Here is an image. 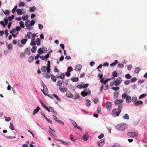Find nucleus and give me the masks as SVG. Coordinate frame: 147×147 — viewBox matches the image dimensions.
<instances>
[{"label": "nucleus", "instance_id": "obj_1", "mask_svg": "<svg viewBox=\"0 0 147 147\" xmlns=\"http://www.w3.org/2000/svg\"><path fill=\"white\" fill-rule=\"evenodd\" d=\"M122 108L123 106L121 105H119L117 109H114L112 111V115L115 116H119L120 113L121 112Z\"/></svg>", "mask_w": 147, "mask_h": 147}, {"label": "nucleus", "instance_id": "obj_2", "mask_svg": "<svg viewBox=\"0 0 147 147\" xmlns=\"http://www.w3.org/2000/svg\"><path fill=\"white\" fill-rule=\"evenodd\" d=\"M128 125L125 123H122L117 124L116 126V128L119 131H122L127 128Z\"/></svg>", "mask_w": 147, "mask_h": 147}, {"label": "nucleus", "instance_id": "obj_3", "mask_svg": "<svg viewBox=\"0 0 147 147\" xmlns=\"http://www.w3.org/2000/svg\"><path fill=\"white\" fill-rule=\"evenodd\" d=\"M122 98L123 99H126V101L127 103H129L131 100V97L128 95L126 93H124L122 95Z\"/></svg>", "mask_w": 147, "mask_h": 147}, {"label": "nucleus", "instance_id": "obj_4", "mask_svg": "<svg viewBox=\"0 0 147 147\" xmlns=\"http://www.w3.org/2000/svg\"><path fill=\"white\" fill-rule=\"evenodd\" d=\"M42 82V86L43 87V90L41 89V91L44 94H46V93L47 94L48 93V89L47 87L46 86L44 83L43 82Z\"/></svg>", "mask_w": 147, "mask_h": 147}, {"label": "nucleus", "instance_id": "obj_5", "mask_svg": "<svg viewBox=\"0 0 147 147\" xmlns=\"http://www.w3.org/2000/svg\"><path fill=\"white\" fill-rule=\"evenodd\" d=\"M127 135L131 137H136L138 136V134L136 132H129L127 133Z\"/></svg>", "mask_w": 147, "mask_h": 147}, {"label": "nucleus", "instance_id": "obj_6", "mask_svg": "<svg viewBox=\"0 0 147 147\" xmlns=\"http://www.w3.org/2000/svg\"><path fill=\"white\" fill-rule=\"evenodd\" d=\"M25 26L27 28V29L32 30V28L30 24V22L29 20H27L25 22Z\"/></svg>", "mask_w": 147, "mask_h": 147}, {"label": "nucleus", "instance_id": "obj_7", "mask_svg": "<svg viewBox=\"0 0 147 147\" xmlns=\"http://www.w3.org/2000/svg\"><path fill=\"white\" fill-rule=\"evenodd\" d=\"M121 78H117L115 81H114L115 85V86H119L121 83L120 80Z\"/></svg>", "mask_w": 147, "mask_h": 147}, {"label": "nucleus", "instance_id": "obj_8", "mask_svg": "<svg viewBox=\"0 0 147 147\" xmlns=\"http://www.w3.org/2000/svg\"><path fill=\"white\" fill-rule=\"evenodd\" d=\"M91 94L90 91H89L88 92H86L85 91H82L81 92V94L83 97H85L87 95H89Z\"/></svg>", "mask_w": 147, "mask_h": 147}, {"label": "nucleus", "instance_id": "obj_9", "mask_svg": "<svg viewBox=\"0 0 147 147\" xmlns=\"http://www.w3.org/2000/svg\"><path fill=\"white\" fill-rule=\"evenodd\" d=\"M55 140H57L58 141L61 142L62 144H64V145H70L71 144L69 142L64 141L63 140H60L59 139H56L55 138Z\"/></svg>", "mask_w": 147, "mask_h": 147}, {"label": "nucleus", "instance_id": "obj_10", "mask_svg": "<svg viewBox=\"0 0 147 147\" xmlns=\"http://www.w3.org/2000/svg\"><path fill=\"white\" fill-rule=\"evenodd\" d=\"M32 32H28L27 33V34L25 35V37L26 38H28V39H31V37H32Z\"/></svg>", "mask_w": 147, "mask_h": 147}, {"label": "nucleus", "instance_id": "obj_11", "mask_svg": "<svg viewBox=\"0 0 147 147\" xmlns=\"http://www.w3.org/2000/svg\"><path fill=\"white\" fill-rule=\"evenodd\" d=\"M105 144L104 140L103 139L98 143V145L99 147L102 146Z\"/></svg>", "mask_w": 147, "mask_h": 147}, {"label": "nucleus", "instance_id": "obj_12", "mask_svg": "<svg viewBox=\"0 0 147 147\" xmlns=\"http://www.w3.org/2000/svg\"><path fill=\"white\" fill-rule=\"evenodd\" d=\"M83 140L86 141L88 140V133H86L83 136Z\"/></svg>", "mask_w": 147, "mask_h": 147}, {"label": "nucleus", "instance_id": "obj_13", "mask_svg": "<svg viewBox=\"0 0 147 147\" xmlns=\"http://www.w3.org/2000/svg\"><path fill=\"white\" fill-rule=\"evenodd\" d=\"M59 89L61 92L63 93H64L67 91V89L63 86L59 87Z\"/></svg>", "mask_w": 147, "mask_h": 147}, {"label": "nucleus", "instance_id": "obj_14", "mask_svg": "<svg viewBox=\"0 0 147 147\" xmlns=\"http://www.w3.org/2000/svg\"><path fill=\"white\" fill-rule=\"evenodd\" d=\"M106 107L108 110H109L111 107V103L110 102H108L106 103Z\"/></svg>", "mask_w": 147, "mask_h": 147}, {"label": "nucleus", "instance_id": "obj_15", "mask_svg": "<svg viewBox=\"0 0 147 147\" xmlns=\"http://www.w3.org/2000/svg\"><path fill=\"white\" fill-rule=\"evenodd\" d=\"M123 100L122 99L117 100L115 101V104L116 105H118L123 102Z\"/></svg>", "mask_w": 147, "mask_h": 147}, {"label": "nucleus", "instance_id": "obj_16", "mask_svg": "<svg viewBox=\"0 0 147 147\" xmlns=\"http://www.w3.org/2000/svg\"><path fill=\"white\" fill-rule=\"evenodd\" d=\"M82 66L80 65H76V66L75 69L77 71H79L81 70V69Z\"/></svg>", "mask_w": 147, "mask_h": 147}, {"label": "nucleus", "instance_id": "obj_17", "mask_svg": "<svg viewBox=\"0 0 147 147\" xmlns=\"http://www.w3.org/2000/svg\"><path fill=\"white\" fill-rule=\"evenodd\" d=\"M40 109V108L39 106H38L36 109H34L33 113V115H34L36 113H38Z\"/></svg>", "mask_w": 147, "mask_h": 147}, {"label": "nucleus", "instance_id": "obj_18", "mask_svg": "<svg viewBox=\"0 0 147 147\" xmlns=\"http://www.w3.org/2000/svg\"><path fill=\"white\" fill-rule=\"evenodd\" d=\"M51 79L54 82H56L57 80L55 76L53 74H51Z\"/></svg>", "mask_w": 147, "mask_h": 147}, {"label": "nucleus", "instance_id": "obj_19", "mask_svg": "<svg viewBox=\"0 0 147 147\" xmlns=\"http://www.w3.org/2000/svg\"><path fill=\"white\" fill-rule=\"evenodd\" d=\"M66 96L69 98H72L73 97V94L69 92H67L66 94Z\"/></svg>", "mask_w": 147, "mask_h": 147}, {"label": "nucleus", "instance_id": "obj_20", "mask_svg": "<svg viewBox=\"0 0 147 147\" xmlns=\"http://www.w3.org/2000/svg\"><path fill=\"white\" fill-rule=\"evenodd\" d=\"M143 101L141 100H139L135 104V106H139L140 105H141L143 104Z\"/></svg>", "mask_w": 147, "mask_h": 147}, {"label": "nucleus", "instance_id": "obj_21", "mask_svg": "<svg viewBox=\"0 0 147 147\" xmlns=\"http://www.w3.org/2000/svg\"><path fill=\"white\" fill-rule=\"evenodd\" d=\"M41 40L39 38H37L36 40V43L37 44L38 46H39L40 45Z\"/></svg>", "mask_w": 147, "mask_h": 147}, {"label": "nucleus", "instance_id": "obj_22", "mask_svg": "<svg viewBox=\"0 0 147 147\" xmlns=\"http://www.w3.org/2000/svg\"><path fill=\"white\" fill-rule=\"evenodd\" d=\"M37 49L36 46H33L31 49V52L32 53H34L36 52Z\"/></svg>", "mask_w": 147, "mask_h": 147}, {"label": "nucleus", "instance_id": "obj_23", "mask_svg": "<svg viewBox=\"0 0 147 147\" xmlns=\"http://www.w3.org/2000/svg\"><path fill=\"white\" fill-rule=\"evenodd\" d=\"M49 107L51 111L53 113V114L55 115H57V113L55 111L53 107Z\"/></svg>", "mask_w": 147, "mask_h": 147}, {"label": "nucleus", "instance_id": "obj_24", "mask_svg": "<svg viewBox=\"0 0 147 147\" xmlns=\"http://www.w3.org/2000/svg\"><path fill=\"white\" fill-rule=\"evenodd\" d=\"M34 57L32 56H31L28 58V62L31 63L34 60Z\"/></svg>", "mask_w": 147, "mask_h": 147}, {"label": "nucleus", "instance_id": "obj_25", "mask_svg": "<svg viewBox=\"0 0 147 147\" xmlns=\"http://www.w3.org/2000/svg\"><path fill=\"white\" fill-rule=\"evenodd\" d=\"M37 9L36 7L34 6H32V7L30 8V11L31 12H34L35 10H36Z\"/></svg>", "mask_w": 147, "mask_h": 147}, {"label": "nucleus", "instance_id": "obj_26", "mask_svg": "<svg viewBox=\"0 0 147 147\" xmlns=\"http://www.w3.org/2000/svg\"><path fill=\"white\" fill-rule=\"evenodd\" d=\"M25 53L28 55L30 54V49L29 48H27L25 50Z\"/></svg>", "mask_w": 147, "mask_h": 147}, {"label": "nucleus", "instance_id": "obj_27", "mask_svg": "<svg viewBox=\"0 0 147 147\" xmlns=\"http://www.w3.org/2000/svg\"><path fill=\"white\" fill-rule=\"evenodd\" d=\"M74 126L76 128L79 129V130L81 131L82 129L79 126H78L77 124V123L74 121Z\"/></svg>", "mask_w": 147, "mask_h": 147}, {"label": "nucleus", "instance_id": "obj_28", "mask_svg": "<svg viewBox=\"0 0 147 147\" xmlns=\"http://www.w3.org/2000/svg\"><path fill=\"white\" fill-rule=\"evenodd\" d=\"M17 13L19 15H21L23 14V12L20 9H18L16 10Z\"/></svg>", "mask_w": 147, "mask_h": 147}, {"label": "nucleus", "instance_id": "obj_29", "mask_svg": "<svg viewBox=\"0 0 147 147\" xmlns=\"http://www.w3.org/2000/svg\"><path fill=\"white\" fill-rule=\"evenodd\" d=\"M35 39H31V41L30 43V45L31 46H34L36 44L35 41H34Z\"/></svg>", "mask_w": 147, "mask_h": 147}, {"label": "nucleus", "instance_id": "obj_30", "mask_svg": "<svg viewBox=\"0 0 147 147\" xmlns=\"http://www.w3.org/2000/svg\"><path fill=\"white\" fill-rule=\"evenodd\" d=\"M2 11L4 13V14L6 15H9L10 13L9 11L7 9L5 10L3 9Z\"/></svg>", "mask_w": 147, "mask_h": 147}, {"label": "nucleus", "instance_id": "obj_31", "mask_svg": "<svg viewBox=\"0 0 147 147\" xmlns=\"http://www.w3.org/2000/svg\"><path fill=\"white\" fill-rule=\"evenodd\" d=\"M117 63H118V61L117 60H115L114 62L110 64V65L111 67L114 66H115L116 64Z\"/></svg>", "mask_w": 147, "mask_h": 147}, {"label": "nucleus", "instance_id": "obj_32", "mask_svg": "<svg viewBox=\"0 0 147 147\" xmlns=\"http://www.w3.org/2000/svg\"><path fill=\"white\" fill-rule=\"evenodd\" d=\"M28 15L25 14L23 16L22 19L23 20H26L28 18Z\"/></svg>", "mask_w": 147, "mask_h": 147}, {"label": "nucleus", "instance_id": "obj_33", "mask_svg": "<svg viewBox=\"0 0 147 147\" xmlns=\"http://www.w3.org/2000/svg\"><path fill=\"white\" fill-rule=\"evenodd\" d=\"M141 70V69L139 67H136L134 70V72L136 74H138Z\"/></svg>", "mask_w": 147, "mask_h": 147}, {"label": "nucleus", "instance_id": "obj_34", "mask_svg": "<svg viewBox=\"0 0 147 147\" xmlns=\"http://www.w3.org/2000/svg\"><path fill=\"white\" fill-rule=\"evenodd\" d=\"M20 27L22 28H24L25 27V25L24 22L22 21H21L19 23Z\"/></svg>", "mask_w": 147, "mask_h": 147}, {"label": "nucleus", "instance_id": "obj_35", "mask_svg": "<svg viewBox=\"0 0 147 147\" xmlns=\"http://www.w3.org/2000/svg\"><path fill=\"white\" fill-rule=\"evenodd\" d=\"M41 70L42 72H45L47 71V67L45 66H43L42 67Z\"/></svg>", "mask_w": 147, "mask_h": 147}, {"label": "nucleus", "instance_id": "obj_36", "mask_svg": "<svg viewBox=\"0 0 147 147\" xmlns=\"http://www.w3.org/2000/svg\"><path fill=\"white\" fill-rule=\"evenodd\" d=\"M50 76H51L49 74L47 73H46L43 74V77H44L46 78H50Z\"/></svg>", "mask_w": 147, "mask_h": 147}, {"label": "nucleus", "instance_id": "obj_37", "mask_svg": "<svg viewBox=\"0 0 147 147\" xmlns=\"http://www.w3.org/2000/svg\"><path fill=\"white\" fill-rule=\"evenodd\" d=\"M123 118L124 119H128L129 118V115L127 113L125 114L123 117Z\"/></svg>", "mask_w": 147, "mask_h": 147}, {"label": "nucleus", "instance_id": "obj_38", "mask_svg": "<svg viewBox=\"0 0 147 147\" xmlns=\"http://www.w3.org/2000/svg\"><path fill=\"white\" fill-rule=\"evenodd\" d=\"M28 41V40L27 39H24L21 40V42L22 44L25 45L26 44V42Z\"/></svg>", "mask_w": 147, "mask_h": 147}, {"label": "nucleus", "instance_id": "obj_39", "mask_svg": "<svg viewBox=\"0 0 147 147\" xmlns=\"http://www.w3.org/2000/svg\"><path fill=\"white\" fill-rule=\"evenodd\" d=\"M17 44L18 45V46L19 47H23V45L22 44V43H21V42L20 41V40H19L17 42Z\"/></svg>", "mask_w": 147, "mask_h": 147}, {"label": "nucleus", "instance_id": "obj_40", "mask_svg": "<svg viewBox=\"0 0 147 147\" xmlns=\"http://www.w3.org/2000/svg\"><path fill=\"white\" fill-rule=\"evenodd\" d=\"M38 53L39 54H42L44 53L42 49L41 48H39L38 50Z\"/></svg>", "mask_w": 147, "mask_h": 147}, {"label": "nucleus", "instance_id": "obj_41", "mask_svg": "<svg viewBox=\"0 0 147 147\" xmlns=\"http://www.w3.org/2000/svg\"><path fill=\"white\" fill-rule=\"evenodd\" d=\"M119 92H115L113 95L114 98H116L118 97Z\"/></svg>", "mask_w": 147, "mask_h": 147}, {"label": "nucleus", "instance_id": "obj_42", "mask_svg": "<svg viewBox=\"0 0 147 147\" xmlns=\"http://www.w3.org/2000/svg\"><path fill=\"white\" fill-rule=\"evenodd\" d=\"M120 89V88L119 87H112L111 88V89L114 91H117L119 90Z\"/></svg>", "mask_w": 147, "mask_h": 147}, {"label": "nucleus", "instance_id": "obj_43", "mask_svg": "<svg viewBox=\"0 0 147 147\" xmlns=\"http://www.w3.org/2000/svg\"><path fill=\"white\" fill-rule=\"evenodd\" d=\"M7 47L8 49L9 50H11L12 49V47L11 44H8L7 45Z\"/></svg>", "mask_w": 147, "mask_h": 147}, {"label": "nucleus", "instance_id": "obj_44", "mask_svg": "<svg viewBox=\"0 0 147 147\" xmlns=\"http://www.w3.org/2000/svg\"><path fill=\"white\" fill-rule=\"evenodd\" d=\"M113 76L114 77H117L118 76V74L116 71H114L113 73Z\"/></svg>", "mask_w": 147, "mask_h": 147}, {"label": "nucleus", "instance_id": "obj_45", "mask_svg": "<svg viewBox=\"0 0 147 147\" xmlns=\"http://www.w3.org/2000/svg\"><path fill=\"white\" fill-rule=\"evenodd\" d=\"M9 127L10 129L12 130H14V126L11 123H10Z\"/></svg>", "mask_w": 147, "mask_h": 147}, {"label": "nucleus", "instance_id": "obj_46", "mask_svg": "<svg viewBox=\"0 0 147 147\" xmlns=\"http://www.w3.org/2000/svg\"><path fill=\"white\" fill-rule=\"evenodd\" d=\"M97 113L99 114H100L101 113V109L100 107H98L97 108Z\"/></svg>", "mask_w": 147, "mask_h": 147}, {"label": "nucleus", "instance_id": "obj_47", "mask_svg": "<svg viewBox=\"0 0 147 147\" xmlns=\"http://www.w3.org/2000/svg\"><path fill=\"white\" fill-rule=\"evenodd\" d=\"M16 30L18 32L16 34L18 35V32L21 30V28L19 26H18L16 27Z\"/></svg>", "mask_w": 147, "mask_h": 147}, {"label": "nucleus", "instance_id": "obj_48", "mask_svg": "<svg viewBox=\"0 0 147 147\" xmlns=\"http://www.w3.org/2000/svg\"><path fill=\"white\" fill-rule=\"evenodd\" d=\"M62 85V82L60 80L58 81L57 82V85L59 86H61Z\"/></svg>", "mask_w": 147, "mask_h": 147}, {"label": "nucleus", "instance_id": "obj_49", "mask_svg": "<svg viewBox=\"0 0 147 147\" xmlns=\"http://www.w3.org/2000/svg\"><path fill=\"white\" fill-rule=\"evenodd\" d=\"M24 5H25V4L22 1L20 2L19 3V6L20 7H21V6L24 7Z\"/></svg>", "mask_w": 147, "mask_h": 147}, {"label": "nucleus", "instance_id": "obj_50", "mask_svg": "<svg viewBox=\"0 0 147 147\" xmlns=\"http://www.w3.org/2000/svg\"><path fill=\"white\" fill-rule=\"evenodd\" d=\"M86 104L87 106H89L91 104L90 101V100L87 99L86 100Z\"/></svg>", "mask_w": 147, "mask_h": 147}, {"label": "nucleus", "instance_id": "obj_51", "mask_svg": "<svg viewBox=\"0 0 147 147\" xmlns=\"http://www.w3.org/2000/svg\"><path fill=\"white\" fill-rule=\"evenodd\" d=\"M17 30L16 29L14 28L12 30L10 31V33L11 34H13L14 33H15L16 32Z\"/></svg>", "mask_w": 147, "mask_h": 147}, {"label": "nucleus", "instance_id": "obj_52", "mask_svg": "<svg viewBox=\"0 0 147 147\" xmlns=\"http://www.w3.org/2000/svg\"><path fill=\"white\" fill-rule=\"evenodd\" d=\"M137 99V98L136 97H134L131 98V101L133 102H135Z\"/></svg>", "mask_w": 147, "mask_h": 147}, {"label": "nucleus", "instance_id": "obj_53", "mask_svg": "<svg viewBox=\"0 0 147 147\" xmlns=\"http://www.w3.org/2000/svg\"><path fill=\"white\" fill-rule=\"evenodd\" d=\"M125 77L127 79H130L131 78V76L129 74H126L125 75Z\"/></svg>", "mask_w": 147, "mask_h": 147}, {"label": "nucleus", "instance_id": "obj_54", "mask_svg": "<svg viewBox=\"0 0 147 147\" xmlns=\"http://www.w3.org/2000/svg\"><path fill=\"white\" fill-rule=\"evenodd\" d=\"M4 117L5 118V120L7 121H8L11 120V118L10 117H8L6 116H5Z\"/></svg>", "mask_w": 147, "mask_h": 147}, {"label": "nucleus", "instance_id": "obj_55", "mask_svg": "<svg viewBox=\"0 0 147 147\" xmlns=\"http://www.w3.org/2000/svg\"><path fill=\"white\" fill-rule=\"evenodd\" d=\"M88 85L89 84H83L82 85V88H86L87 87Z\"/></svg>", "mask_w": 147, "mask_h": 147}, {"label": "nucleus", "instance_id": "obj_56", "mask_svg": "<svg viewBox=\"0 0 147 147\" xmlns=\"http://www.w3.org/2000/svg\"><path fill=\"white\" fill-rule=\"evenodd\" d=\"M15 16L14 15H12L11 16L9 17H8L9 20V21L12 20L14 18Z\"/></svg>", "mask_w": 147, "mask_h": 147}, {"label": "nucleus", "instance_id": "obj_57", "mask_svg": "<svg viewBox=\"0 0 147 147\" xmlns=\"http://www.w3.org/2000/svg\"><path fill=\"white\" fill-rule=\"evenodd\" d=\"M17 7V5L15 6L13 8L12 10V12L13 13H14L15 11L16 10Z\"/></svg>", "mask_w": 147, "mask_h": 147}, {"label": "nucleus", "instance_id": "obj_58", "mask_svg": "<svg viewBox=\"0 0 147 147\" xmlns=\"http://www.w3.org/2000/svg\"><path fill=\"white\" fill-rule=\"evenodd\" d=\"M146 96V94H144L140 95L139 96V99L145 97Z\"/></svg>", "mask_w": 147, "mask_h": 147}, {"label": "nucleus", "instance_id": "obj_59", "mask_svg": "<svg viewBox=\"0 0 147 147\" xmlns=\"http://www.w3.org/2000/svg\"><path fill=\"white\" fill-rule=\"evenodd\" d=\"M104 136V134L102 133L100 135L98 136V138L99 139H101Z\"/></svg>", "mask_w": 147, "mask_h": 147}, {"label": "nucleus", "instance_id": "obj_60", "mask_svg": "<svg viewBox=\"0 0 147 147\" xmlns=\"http://www.w3.org/2000/svg\"><path fill=\"white\" fill-rule=\"evenodd\" d=\"M65 76V75L64 74H62L59 76V78L61 79L63 78Z\"/></svg>", "mask_w": 147, "mask_h": 147}, {"label": "nucleus", "instance_id": "obj_61", "mask_svg": "<svg viewBox=\"0 0 147 147\" xmlns=\"http://www.w3.org/2000/svg\"><path fill=\"white\" fill-rule=\"evenodd\" d=\"M93 100L95 104H96L98 101V99L97 98H94Z\"/></svg>", "mask_w": 147, "mask_h": 147}, {"label": "nucleus", "instance_id": "obj_62", "mask_svg": "<svg viewBox=\"0 0 147 147\" xmlns=\"http://www.w3.org/2000/svg\"><path fill=\"white\" fill-rule=\"evenodd\" d=\"M136 80H137L136 78L134 77V78H132L131 80V82H134Z\"/></svg>", "mask_w": 147, "mask_h": 147}, {"label": "nucleus", "instance_id": "obj_63", "mask_svg": "<svg viewBox=\"0 0 147 147\" xmlns=\"http://www.w3.org/2000/svg\"><path fill=\"white\" fill-rule=\"evenodd\" d=\"M73 70V68L72 67H68L67 69V71L70 72L71 71H72Z\"/></svg>", "mask_w": 147, "mask_h": 147}, {"label": "nucleus", "instance_id": "obj_64", "mask_svg": "<svg viewBox=\"0 0 147 147\" xmlns=\"http://www.w3.org/2000/svg\"><path fill=\"white\" fill-rule=\"evenodd\" d=\"M25 57V53H21L20 55V58H23Z\"/></svg>", "mask_w": 147, "mask_h": 147}]
</instances>
